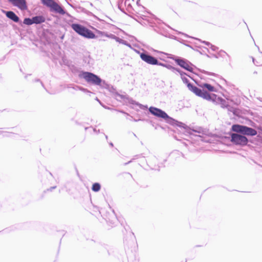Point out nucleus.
Masks as SVG:
<instances>
[{
    "label": "nucleus",
    "instance_id": "6e6552de",
    "mask_svg": "<svg viewBox=\"0 0 262 262\" xmlns=\"http://www.w3.org/2000/svg\"><path fill=\"white\" fill-rule=\"evenodd\" d=\"M8 1L20 10H24L27 8L26 0H8Z\"/></svg>",
    "mask_w": 262,
    "mask_h": 262
},
{
    "label": "nucleus",
    "instance_id": "1a4fd4ad",
    "mask_svg": "<svg viewBox=\"0 0 262 262\" xmlns=\"http://www.w3.org/2000/svg\"><path fill=\"white\" fill-rule=\"evenodd\" d=\"M51 11H55L60 14L63 15L65 14L64 10L56 2H54L50 8Z\"/></svg>",
    "mask_w": 262,
    "mask_h": 262
},
{
    "label": "nucleus",
    "instance_id": "423d86ee",
    "mask_svg": "<svg viewBox=\"0 0 262 262\" xmlns=\"http://www.w3.org/2000/svg\"><path fill=\"white\" fill-rule=\"evenodd\" d=\"M149 111L153 115L157 116L159 118H161L164 119H166L169 118V116L167 114L162 110L155 107H150L149 108Z\"/></svg>",
    "mask_w": 262,
    "mask_h": 262
},
{
    "label": "nucleus",
    "instance_id": "9d476101",
    "mask_svg": "<svg viewBox=\"0 0 262 262\" xmlns=\"http://www.w3.org/2000/svg\"><path fill=\"white\" fill-rule=\"evenodd\" d=\"M177 62H178V64L180 66L183 68L184 69H185L189 71H192V67L184 60L179 59V60H178Z\"/></svg>",
    "mask_w": 262,
    "mask_h": 262
},
{
    "label": "nucleus",
    "instance_id": "ddd939ff",
    "mask_svg": "<svg viewBox=\"0 0 262 262\" xmlns=\"http://www.w3.org/2000/svg\"><path fill=\"white\" fill-rule=\"evenodd\" d=\"M200 87L202 89H206L209 92H215V89L214 86L208 83H203L201 84Z\"/></svg>",
    "mask_w": 262,
    "mask_h": 262
},
{
    "label": "nucleus",
    "instance_id": "20e7f679",
    "mask_svg": "<svg viewBox=\"0 0 262 262\" xmlns=\"http://www.w3.org/2000/svg\"><path fill=\"white\" fill-rule=\"evenodd\" d=\"M81 76L89 83L95 85H100L101 84V79L98 76L92 73L83 72L81 74Z\"/></svg>",
    "mask_w": 262,
    "mask_h": 262
},
{
    "label": "nucleus",
    "instance_id": "f8f14e48",
    "mask_svg": "<svg viewBox=\"0 0 262 262\" xmlns=\"http://www.w3.org/2000/svg\"><path fill=\"white\" fill-rule=\"evenodd\" d=\"M33 24H38L45 21V18L42 16H37L32 17Z\"/></svg>",
    "mask_w": 262,
    "mask_h": 262
},
{
    "label": "nucleus",
    "instance_id": "f257e3e1",
    "mask_svg": "<svg viewBox=\"0 0 262 262\" xmlns=\"http://www.w3.org/2000/svg\"><path fill=\"white\" fill-rule=\"evenodd\" d=\"M187 87L188 88L189 90L193 92L195 95L207 100L214 101V97H216L215 95H210L207 92L204 91V90H202L196 86H193L191 83H188Z\"/></svg>",
    "mask_w": 262,
    "mask_h": 262
},
{
    "label": "nucleus",
    "instance_id": "0eeeda50",
    "mask_svg": "<svg viewBox=\"0 0 262 262\" xmlns=\"http://www.w3.org/2000/svg\"><path fill=\"white\" fill-rule=\"evenodd\" d=\"M140 57L143 61H145L148 64L153 65L158 64V60L150 55L144 53H142L140 55Z\"/></svg>",
    "mask_w": 262,
    "mask_h": 262
},
{
    "label": "nucleus",
    "instance_id": "f03ea898",
    "mask_svg": "<svg viewBox=\"0 0 262 262\" xmlns=\"http://www.w3.org/2000/svg\"><path fill=\"white\" fill-rule=\"evenodd\" d=\"M71 27L78 34L86 38H94L95 37V35L92 31L80 25L73 24Z\"/></svg>",
    "mask_w": 262,
    "mask_h": 262
},
{
    "label": "nucleus",
    "instance_id": "9b49d317",
    "mask_svg": "<svg viewBox=\"0 0 262 262\" xmlns=\"http://www.w3.org/2000/svg\"><path fill=\"white\" fill-rule=\"evenodd\" d=\"M6 15L7 17L14 22L17 23L19 21V17L13 11H7Z\"/></svg>",
    "mask_w": 262,
    "mask_h": 262
},
{
    "label": "nucleus",
    "instance_id": "7ed1b4c3",
    "mask_svg": "<svg viewBox=\"0 0 262 262\" xmlns=\"http://www.w3.org/2000/svg\"><path fill=\"white\" fill-rule=\"evenodd\" d=\"M232 130L233 132L240 133L248 136H255L257 134V131L254 129L238 124L233 125Z\"/></svg>",
    "mask_w": 262,
    "mask_h": 262
},
{
    "label": "nucleus",
    "instance_id": "2eb2a0df",
    "mask_svg": "<svg viewBox=\"0 0 262 262\" xmlns=\"http://www.w3.org/2000/svg\"><path fill=\"white\" fill-rule=\"evenodd\" d=\"M101 186L99 183H95L93 184L92 189L93 191L97 192L100 190Z\"/></svg>",
    "mask_w": 262,
    "mask_h": 262
},
{
    "label": "nucleus",
    "instance_id": "39448f33",
    "mask_svg": "<svg viewBox=\"0 0 262 262\" xmlns=\"http://www.w3.org/2000/svg\"><path fill=\"white\" fill-rule=\"evenodd\" d=\"M231 141L236 145H245L248 143V139L244 136L232 134Z\"/></svg>",
    "mask_w": 262,
    "mask_h": 262
},
{
    "label": "nucleus",
    "instance_id": "dca6fc26",
    "mask_svg": "<svg viewBox=\"0 0 262 262\" xmlns=\"http://www.w3.org/2000/svg\"><path fill=\"white\" fill-rule=\"evenodd\" d=\"M123 178L125 181H129L133 179V177L131 174L126 173L124 175Z\"/></svg>",
    "mask_w": 262,
    "mask_h": 262
},
{
    "label": "nucleus",
    "instance_id": "a211bd4d",
    "mask_svg": "<svg viewBox=\"0 0 262 262\" xmlns=\"http://www.w3.org/2000/svg\"><path fill=\"white\" fill-rule=\"evenodd\" d=\"M182 79H183V82L186 83H187V85H188V83H189L188 82V79L187 78H182Z\"/></svg>",
    "mask_w": 262,
    "mask_h": 262
},
{
    "label": "nucleus",
    "instance_id": "4468645a",
    "mask_svg": "<svg viewBox=\"0 0 262 262\" xmlns=\"http://www.w3.org/2000/svg\"><path fill=\"white\" fill-rule=\"evenodd\" d=\"M41 1L43 5L47 6L50 8L55 2L53 0H41Z\"/></svg>",
    "mask_w": 262,
    "mask_h": 262
},
{
    "label": "nucleus",
    "instance_id": "f3484780",
    "mask_svg": "<svg viewBox=\"0 0 262 262\" xmlns=\"http://www.w3.org/2000/svg\"><path fill=\"white\" fill-rule=\"evenodd\" d=\"M24 24L27 25H31L33 24L32 18H26L24 20Z\"/></svg>",
    "mask_w": 262,
    "mask_h": 262
}]
</instances>
